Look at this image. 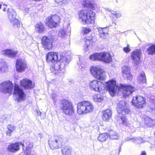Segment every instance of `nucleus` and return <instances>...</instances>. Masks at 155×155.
I'll list each match as a JSON object with an SVG mask.
<instances>
[{
    "label": "nucleus",
    "instance_id": "nucleus-1",
    "mask_svg": "<svg viewBox=\"0 0 155 155\" xmlns=\"http://www.w3.org/2000/svg\"><path fill=\"white\" fill-rule=\"evenodd\" d=\"M106 87L112 96H114L117 93L122 94L126 97L130 95L135 90V88L130 85H123L119 84L116 85L114 79H112L106 82Z\"/></svg>",
    "mask_w": 155,
    "mask_h": 155
},
{
    "label": "nucleus",
    "instance_id": "nucleus-2",
    "mask_svg": "<svg viewBox=\"0 0 155 155\" xmlns=\"http://www.w3.org/2000/svg\"><path fill=\"white\" fill-rule=\"evenodd\" d=\"M71 60L69 57H62L60 54L54 52H49V64L51 65L50 70L52 72L63 68Z\"/></svg>",
    "mask_w": 155,
    "mask_h": 155
},
{
    "label": "nucleus",
    "instance_id": "nucleus-3",
    "mask_svg": "<svg viewBox=\"0 0 155 155\" xmlns=\"http://www.w3.org/2000/svg\"><path fill=\"white\" fill-rule=\"evenodd\" d=\"M78 15L80 20L88 25L94 23L95 19V12L90 10L80 11Z\"/></svg>",
    "mask_w": 155,
    "mask_h": 155
},
{
    "label": "nucleus",
    "instance_id": "nucleus-4",
    "mask_svg": "<svg viewBox=\"0 0 155 155\" xmlns=\"http://www.w3.org/2000/svg\"><path fill=\"white\" fill-rule=\"evenodd\" d=\"M94 109L93 104L88 101H83L77 104V112L79 115H84L91 113Z\"/></svg>",
    "mask_w": 155,
    "mask_h": 155
},
{
    "label": "nucleus",
    "instance_id": "nucleus-5",
    "mask_svg": "<svg viewBox=\"0 0 155 155\" xmlns=\"http://www.w3.org/2000/svg\"><path fill=\"white\" fill-rule=\"evenodd\" d=\"M60 108L65 114L71 116L74 112V107L73 103L68 100H63L60 101Z\"/></svg>",
    "mask_w": 155,
    "mask_h": 155
},
{
    "label": "nucleus",
    "instance_id": "nucleus-6",
    "mask_svg": "<svg viewBox=\"0 0 155 155\" xmlns=\"http://www.w3.org/2000/svg\"><path fill=\"white\" fill-rule=\"evenodd\" d=\"M89 58L92 61L98 60L106 63H110L112 61L111 56L108 52L94 53L91 55Z\"/></svg>",
    "mask_w": 155,
    "mask_h": 155
},
{
    "label": "nucleus",
    "instance_id": "nucleus-7",
    "mask_svg": "<svg viewBox=\"0 0 155 155\" xmlns=\"http://www.w3.org/2000/svg\"><path fill=\"white\" fill-rule=\"evenodd\" d=\"M91 75L95 78L100 81L104 80L106 75L104 71L99 66H93L90 69Z\"/></svg>",
    "mask_w": 155,
    "mask_h": 155
},
{
    "label": "nucleus",
    "instance_id": "nucleus-8",
    "mask_svg": "<svg viewBox=\"0 0 155 155\" xmlns=\"http://www.w3.org/2000/svg\"><path fill=\"white\" fill-rule=\"evenodd\" d=\"M89 87L91 90L98 91L101 94L104 93L107 91L105 84L102 82L96 80L90 82Z\"/></svg>",
    "mask_w": 155,
    "mask_h": 155
},
{
    "label": "nucleus",
    "instance_id": "nucleus-9",
    "mask_svg": "<svg viewBox=\"0 0 155 155\" xmlns=\"http://www.w3.org/2000/svg\"><path fill=\"white\" fill-rule=\"evenodd\" d=\"M16 12L13 10H12L8 13V18L12 26L15 28H19L21 25L20 21L16 18Z\"/></svg>",
    "mask_w": 155,
    "mask_h": 155
},
{
    "label": "nucleus",
    "instance_id": "nucleus-10",
    "mask_svg": "<svg viewBox=\"0 0 155 155\" xmlns=\"http://www.w3.org/2000/svg\"><path fill=\"white\" fill-rule=\"evenodd\" d=\"M132 104L136 108L141 109L146 106L145 99L140 95L134 97L133 98Z\"/></svg>",
    "mask_w": 155,
    "mask_h": 155
},
{
    "label": "nucleus",
    "instance_id": "nucleus-11",
    "mask_svg": "<svg viewBox=\"0 0 155 155\" xmlns=\"http://www.w3.org/2000/svg\"><path fill=\"white\" fill-rule=\"evenodd\" d=\"M13 87V83L10 80L3 81L0 84V91L3 93L10 94L12 92Z\"/></svg>",
    "mask_w": 155,
    "mask_h": 155
},
{
    "label": "nucleus",
    "instance_id": "nucleus-12",
    "mask_svg": "<svg viewBox=\"0 0 155 155\" xmlns=\"http://www.w3.org/2000/svg\"><path fill=\"white\" fill-rule=\"evenodd\" d=\"M128 104L124 101L119 102L117 104V111L119 114L122 115L128 114L130 112L128 108Z\"/></svg>",
    "mask_w": 155,
    "mask_h": 155
},
{
    "label": "nucleus",
    "instance_id": "nucleus-13",
    "mask_svg": "<svg viewBox=\"0 0 155 155\" xmlns=\"http://www.w3.org/2000/svg\"><path fill=\"white\" fill-rule=\"evenodd\" d=\"M15 66L16 70L18 72H21L24 71L28 67L26 62L21 58L16 60Z\"/></svg>",
    "mask_w": 155,
    "mask_h": 155
},
{
    "label": "nucleus",
    "instance_id": "nucleus-14",
    "mask_svg": "<svg viewBox=\"0 0 155 155\" xmlns=\"http://www.w3.org/2000/svg\"><path fill=\"white\" fill-rule=\"evenodd\" d=\"M13 94L18 96L17 98L18 101L20 102L25 99V95L22 89L17 85H15Z\"/></svg>",
    "mask_w": 155,
    "mask_h": 155
},
{
    "label": "nucleus",
    "instance_id": "nucleus-15",
    "mask_svg": "<svg viewBox=\"0 0 155 155\" xmlns=\"http://www.w3.org/2000/svg\"><path fill=\"white\" fill-rule=\"evenodd\" d=\"M20 85L25 89H31L35 87L34 83L27 78H24L21 80L20 81Z\"/></svg>",
    "mask_w": 155,
    "mask_h": 155
},
{
    "label": "nucleus",
    "instance_id": "nucleus-16",
    "mask_svg": "<svg viewBox=\"0 0 155 155\" xmlns=\"http://www.w3.org/2000/svg\"><path fill=\"white\" fill-rule=\"evenodd\" d=\"M63 141V138L59 137L58 139L54 140H51L50 147L52 149H56L59 148L62 145Z\"/></svg>",
    "mask_w": 155,
    "mask_h": 155
},
{
    "label": "nucleus",
    "instance_id": "nucleus-17",
    "mask_svg": "<svg viewBox=\"0 0 155 155\" xmlns=\"http://www.w3.org/2000/svg\"><path fill=\"white\" fill-rule=\"evenodd\" d=\"M60 20V17L57 15H54L49 19V28H55Z\"/></svg>",
    "mask_w": 155,
    "mask_h": 155
},
{
    "label": "nucleus",
    "instance_id": "nucleus-18",
    "mask_svg": "<svg viewBox=\"0 0 155 155\" xmlns=\"http://www.w3.org/2000/svg\"><path fill=\"white\" fill-rule=\"evenodd\" d=\"M20 149L19 142L10 143L8 146L7 150L9 152L15 153Z\"/></svg>",
    "mask_w": 155,
    "mask_h": 155
},
{
    "label": "nucleus",
    "instance_id": "nucleus-19",
    "mask_svg": "<svg viewBox=\"0 0 155 155\" xmlns=\"http://www.w3.org/2000/svg\"><path fill=\"white\" fill-rule=\"evenodd\" d=\"M123 77L125 78L130 79L131 78L130 67L127 65H124L122 68Z\"/></svg>",
    "mask_w": 155,
    "mask_h": 155
},
{
    "label": "nucleus",
    "instance_id": "nucleus-20",
    "mask_svg": "<svg viewBox=\"0 0 155 155\" xmlns=\"http://www.w3.org/2000/svg\"><path fill=\"white\" fill-rule=\"evenodd\" d=\"M141 54V52L139 50H136L132 52L131 58L135 64H137L140 61Z\"/></svg>",
    "mask_w": 155,
    "mask_h": 155
},
{
    "label": "nucleus",
    "instance_id": "nucleus-21",
    "mask_svg": "<svg viewBox=\"0 0 155 155\" xmlns=\"http://www.w3.org/2000/svg\"><path fill=\"white\" fill-rule=\"evenodd\" d=\"M82 4L84 7L91 8L93 10H97L99 8L97 4L91 3L90 0H83Z\"/></svg>",
    "mask_w": 155,
    "mask_h": 155
},
{
    "label": "nucleus",
    "instance_id": "nucleus-22",
    "mask_svg": "<svg viewBox=\"0 0 155 155\" xmlns=\"http://www.w3.org/2000/svg\"><path fill=\"white\" fill-rule=\"evenodd\" d=\"M98 31L100 37L103 39H105L108 34V28H99Z\"/></svg>",
    "mask_w": 155,
    "mask_h": 155
},
{
    "label": "nucleus",
    "instance_id": "nucleus-23",
    "mask_svg": "<svg viewBox=\"0 0 155 155\" xmlns=\"http://www.w3.org/2000/svg\"><path fill=\"white\" fill-rule=\"evenodd\" d=\"M146 77L144 73L143 72H141L139 74L138 78L137 81L139 84H142L143 86L146 85Z\"/></svg>",
    "mask_w": 155,
    "mask_h": 155
},
{
    "label": "nucleus",
    "instance_id": "nucleus-24",
    "mask_svg": "<svg viewBox=\"0 0 155 155\" xmlns=\"http://www.w3.org/2000/svg\"><path fill=\"white\" fill-rule=\"evenodd\" d=\"M111 111L110 109H107L103 112L102 118L103 120L107 121L111 117Z\"/></svg>",
    "mask_w": 155,
    "mask_h": 155
},
{
    "label": "nucleus",
    "instance_id": "nucleus-25",
    "mask_svg": "<svg viewBox=\"0 0 155 155\" xmlns=\"http://www.w3.org/2000/svg\"><path fill=\"white\" fill-rule=\"evenodd\" d=\"M35 30L39 33H42L45 30L44 24L41 22L37 23L35 26Z\"/></svg>",
    "mask_w": 155,
    "mask_h": 155
},
{
    "label": "nucleus",
    "instance_id": "nucleus-26",
    "mask_svg": "<svg viewBox=\"0 0 155 155\" xmlns=\"http://www.w3.org/2000/svg\"><path fill=\"white\" fill-rule=\"evenodd\" d=\"M144 120L145 125L147 127H149L155 124V120H152L149 117H145Z\"/></svg>",
    "mask_w": 155,
    "mask_h": 155
},
{
    "label": "nucleus",
    "instance_id": "nucleus-27",
    "mask_svg": "<svg viewBox=\"0 0 155 155\" xmlns=\"http://www.w3.org/2000/svg\"><path fill=\"white\" fill-rule=\"evenodd\" d=\"M3 54L11 57H15L18 53L17 51H13L10 49H8L3 51Z\"/></svg>",
    "mask_w": 155,
    "mask_h": 155
},
{
    "label": "nucleus",
    "instance_id": "nucleus-28",
    "mask_svg": "<svg viewBox=\"0 0 155 155\" xmlns=\"http://www.w3.org/2000/svg\"><path fill=\"white\" fill-rule=\"evenodd\" d=\"M7 130L6 131V134L7 135L10 136L11 134L15 130V126L12 124H9L7 126Z\"/></svg>",
    "mask_w": 155,
    "mask_h": 155
},
{
    "label": "nucleus",
    "instance_id": "nucleus-29",
    "mask_svg": "<svg viewBox=\"0 0 155 155\" xmlns=\"http://www.w3.org/2000/svg\"><path fill=\"white\" fill-rule=\"evenodd\" d=\"M148 54L153 55L155 54V45L150 44L147 50Z\"/></svg>",
    "mask_w": 155,
    "mask_h": 155
},
{
    "label": "nucleus",
    "instance_id": "nucleus-30",
    "mask_svg": "<svg viewBox=\"0 0 155 155\" xmlns=\"http://www.w3.org/2000/svg\"><path fill=\"white\" fill-rule=\"evenodd\" d=\"M62 152L63 155H70L72 152V150L71 147H65L62 149Z\"/></svg>",
    "mask_w": 155,
    "mask_h": 155
},
{
    "label": "nucleus",
    "instance_id": "nucleus-31",
    "mask_svg": "<svg viewBox=\"0 0 155 155\" xmlns=\"http://www.w3.org/2000/svg\"><path fill=\"white\" fill-rule=\"evenodd\" d=\"M95 41V38L92 37L91 35L90 37H87L86 38V40H85V43L87 46L92 44Z\"/></svg>",
    "mask_w": 155,
    "mask_h": 155
},
{
    "label": "nucleus",
    "instance_id": "nucleus-32",
    "mask_svg": "<svg viewBox=\"0 0 155 155\" xmlns=\"http://www.w3.org/2000/svg\"><path fill=\"white\" fill-rule=\"evenodd\" d=\"M48 42L47 37L46 36H44L41 40V44L42 45L43 47L45 49H48Z\"/></svg>",
    "mask_w": 155,
    "mask_h": 155
},
{
    "label": "nucleus",
    "instance_id": "nucleus-33",
    "mask_svg": "<svg viewBox=\"0 0 155 155\" xmlns=\"http://www.w3.org/2000/svg\"><path fill=\"white\" fill-rule=\"evenodd\" d=\"M118 121L120 124H122L124 126H128L129 125L128 120L124 115L121 116Z\"/></svg>",
    "mask_w": 155,
    "mask_h": 155
},
{
    "label": "nucleus",
    "instance_id": "nucleus-34",
    "mask_svg": "<svg viewBox=\"0 0 155 155\" xmlns=\"http://www.w3.org/2000/svg\"><path fill=\"white\" fill-rule=\"evenodd\" d=\"M108 135L107 134L104 133L99 135L98 137V140L101 142H104L108 139Z\"/></svg>",
    "mask_w": 155,
    "mask_h": 155
},
{
    "label": "nucleus",
    "instance_id": "nucleus-35",
    "mask_svg": "<svg viewBox=\"0 0 155 155\" xmlns=\"http://www.w3.org/2000/svg\"><path fill=\"white\" fill-rule=\"evenodd\" d=\"M109 135V138L112 140L118 139L119 138L117 133L113 130H111L110 131Z\"/></svg>",
    "mask_w": 155,
    "mask_h": 155
},
{
    "label": "nucleus",
    "instance_id": "nucleus-36",
    "mask_svg": "<svg viewBox=\"0 0 155 155\" xmlns=\"http://www.w3.org/2000/svg\"><path fill=\"white\" fill-rule=\"evenodd\" d=\"M77 65L78 68L80 70H82L83 68H84L85 65L84 64V62L82 58H79V61L78 62Z\"/></svg>",
    "mask_w": 155,
    "mask_h": 155
},
{
    "label": "nucleus",
    "instance_id": "nucleus-37",
    "mask_svg": "<svg viewBox=\"0 0 155 155\" xmlns=\"http://www.w3.org/2000/svg\"><path fill=\"white\" fill-rule=\"evenodd\" d=\"M58 36L61 38H65L67 36L66 31L63 28L60 29L58 33Z\"/></svg>",
    "mask_w": 155,
    "mask_h": 155
},
{
    "label": "nucleus",
    "instance_id": "nucleus-38",
    "mask_svg": "<svg viewBox=\"0 0 155 155\" xmlns=\"http://www.w3.org/2000/svg\"><path fill=\"white\" fill-rule=\"evenodd\" d=\"M93 98L95 102H101L103 100V97L102 95L100 94H95L94 95Z\"/></svg>",
    "mask_w": 155,
    "mask_h": 155
},
{
    "label": "nucleus",
    "instance_id": "nucleus-39",
    "mask_svg": "<svg viewBox=\"0 0 155 155\" xmlns=\"http://www.w3.org/2000/svg\"><path fill=\"white\" fill-rule=\"evenodd\" d=\"M91 31L89 27H83L81 28V32L82 34H87Z\"/></svg>",
    "mask_w": 155,
    "mask_h": 155
},
{
    "label": "nucleus",
    "instance_id": "nucleus-40",
    "mask_svg": "<svg viewBox=\"0 0 155 155\" xmlns=\"http://www.w3.org/2000/svg\"><path fill=\"white\" fill-rule=\"evenodd\" d=\"M111 14L113 16V17L116 18H119L122 16L121 13L119 12H116L114 10L111 11Z\"/></svg>",
    "mask_w": 155,
    "mask_h": 155
},
{
    "label": "nucleus",
    "instance_id": "nucleus-41",
    "mask_svg": "<svg viewBox=\"0 0 155 155\" xmlns=\"http://www.w3.org/2000/svg\"><path fill=\"white\" fill-rule=\"evenodd\" d=\"M55 2L58 4L62 5L67 3V0H54Z\"/></svg>",
    "mask_w": 155,
    "mask_h": 155
},
{
    "label": "nucleus",
    "instance_id": "nucleus-42",
    "mask_svg": "<svg viewBox=\"0 0 155 155\" xmlns=\"http://www.w3.org/2000/svg\"><path fill=\"white\" fill-rule=\"evenodd\" d=\"M51 38H49V48L51 47L52 48L53 45L52 43L54 42V35H53L51 36Z\"/></svg>",
    "mask_w": 155,
    "mask_h": 155
},
{
    "label": "nucleus",
    "instance_id": "nucleus-43",
    "mask_svg": "<svg viewBox=\"0 0 155 155\" xmlns=\"http://www.w3.org/2000/svg\"><path fill=\"white\" fill-rule=\"evenodd\" d=\"M124 51L126 53H128L130 51V48L129 45H127V47L123 48Z\"/></svg>",
    "mask_w": 155,
    "mask_h": 155
},
{
    "label": "nucleus",
    "instance_id": "nucleus-44",
    "mask_svg": "<svg viewBox=\"0 0 155 155\" xmlns=\"http://www.w3.org/2000/svg\"><path fill=\"white\" fill-rule=\"evenodd\" d=\"M72 119V122L74 124L76 123L78 120V119L76 116L73 117Z\"/></svg>",
    "mask_w": 155,
    "mask_h": 155
},
{
    "label": "nucleus",
    "instance_id": "nucleus-45",
    "mask_svg": "<svg viewBox=\"0 0 155 155\" xmlns=\"http://www.w3.org/2000/svg\"><path fill=\"white\" fill-rule=\"evenodd\" d=\"M33 147V145L31 143H29L28 145L26 147V149L28 150L32 148Z\"/></svg>",
    "mask_w": 155,
    "mask_h": 155
},
{
    "label": "nucleus",
    "instance_id": "nucleus-46",
    "mask_svg": "<svg viewBox=\"0 0 155 155\" xmlns=\"http://www.w3.org/2000/svg\"><path fill=\"white\" fill-rule=\"evenodd\" d=\"M64 16H65L68 17V16H69V14L68 12V11L67 10H65L64 9Z\"/></svg>",
    "mask_w": 155,
    "mask_h": 155
},
{
    "label": "nucleus",
    "instance_id": "nucleus-47",
    "mask_svg": "<svg viewBox=\"0 0 155 155\" xmlns=\"http://www.w3.org/2000/svg\"><path fill=\"white\" fill-rule=\"evenodd\" d=\"M105 10L106 11H107L108 12H110L111 13V11H114V10H111L110 9H109L108 8H105Z\"/></svg>",
    "mask_w": 155,
    "mask_h": 155
},
{
    "label": "nucleus",
    "instance_id": "nucleus-48",
    "mask_svg": "<svg viewBox=\"0 0 155 155\" xmlns=\"http://www.w3.org/2000/svg\"><path fill=\"white\" fill-rule=\"evenodd\" d=\"M140 155H146V152L144 151H143Z\"/></svg>",
    "mask_w": 155,
    "mask_h": 155
},
{
    "label": "nucleus",
    "instance_id": "nucleus-49",
    "mask_svg": "<svg viewBox=\"0 0 155 155\" xmlns=\"http://www.w3.org/2000/svg\"><path fill=\"white\" fill-rule=\"evenodd\" d=\"M53 95H52V98L53 99H54V100H55V98H56V95L55 94H53Z\"/></svg>",
    "mask_w": 155,
    "mask_h": 155
},
{
    "label": "nucleus",
    "instance_id": "nucleus-50",
    "mask_svg": "<svg viewBox=\"0 0 155 155\" xmlns=\"http://www.w3.org/2000/svg\"><path fill=\"white\" fill-rule=\"evenodd\" d=\"M19 143H20V145H22V146L23 147H24V145L23 143H21V142H19Z\"/></svg>",
    "mask_w": 155,
    "mask_h": 155
},
{
    "label": "nucleus",
    "instance_id": "nucleus-51",
    "mask_svg": "<svg viewBox=\"0 0 155 155\" xmlns=\"http://www.w3.org/2000/svg\"><path fill=\"white\" fill-rule=\"evenodd\" d=\"M48 53L46 55V61H47L48 59Z\"/></svg>",
    "mask_w": 155,
    "mask_h": 155
},
{
    "label": "nucleus",
    "instance_id": "nucleus-52",
    "mask_svg": "<svg viewBox=\"0 0 155 155\" xmlns=\"http://www.w3.org/2000/svg\"><path fill=\"white\" fill-rule=\"evenodd\" d=\"M131 140V139L130 138H129V139H128L127 140V141L130 140Z\"/></svg>",
    "mask_w": 155,
    "mask_h": 155
},
{
    "label": "nucleus",
    "instance_id": "nucleus-53",
    "mask_svg": "<svg viewBox=\"0 0 155 155\" xmlns=\"http://www.w3.org/2000/svg\"><path fill=\"white\" fill-rule=\"evenodd\" d=\"M3 11H6V9H5V8H4L3 9Z\"/></svg>",
    "mask_w": 155,
    "mask_h": 155
},
{
    "label": "nucleus",
    "instance_id": "nucleus-54",
    "mask_svg": "<svg viewBox=\"0 0 155 155\" xmlns=\"http://www.w3.org/2000/svg\"><path fill=\"white\" fill-rule=\"evenodd\" d=\"M151 108L153 109H155V108L154 107H151Z\"/></svg>",
    "mask_w": 155,
    "mask_h": 155
},
{
    "label": "nucleus",
    "instance_id": "nucleus-55",
    "mask_svg": "<svg viewBox=\"0 0 155 155\" xmlns=\"http://www.w3.org/2000/svg\"><path fill=\"white\" fill-rule=\"evenodd\" d=\"M2 6V5L0 4V9H1Z\"/></svg>",
    "mask_w": 155,
    "mask_h": 155
}]
</instances>
